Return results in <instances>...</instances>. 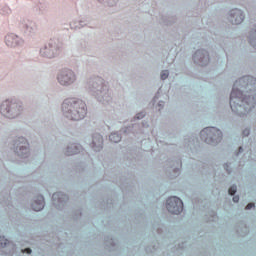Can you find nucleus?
Instances as JSON below:
<instances>
[{
	"label": "nucleus",
	"mask_w": 256,
	"mask_h": 256,
	"mask_svg": "<svg viewBox=\"0 0 256 256\" xmlns=\"http://www.w3.org/2000/svg\"><path fill=\"white\" fill-rule=\"evenodd\" d=\"M62 111L71 121H81L87 115V104L83 100L68 98L62 104Z\"/></svg>",
	"instance_id": "nucleus-1"
},
{
	"label": "nucleus",
	"mask_w": 256,
	"mask_h": 256,
	"mask_svg": "<svg viewBox=\"0 0 256 256\" xmlns=\"http://www.w3.org/2000/svg\"><path fill=\"white\" fill-rule=\"evenodd\" d=\"M200 135L208 145H217L223 139V132L215 127L204 128Z\"/></svg>",
	"instance_id": "nucleus-2"
},
{
	"label": "nucleus",
	"mask_w": 256,
	"mask_h": 256,
	"mask_svg": "<svg viewBox=\"0 0 256 256\" xmlns=\"http://www.w3.org/2000/svg\"><path fill=\"white\" fill-rule=\"evenodd\" d=\"M166 208L169 213L179 215V213L183 212V201L177 196H172L168 198Z\"/></svg>",
	"instance_id": "nucleus-3"
},
{
	"label": "nucleus",
	"mask_w": 256,
	"mask_h": 256,
	"mask_svg": "<svg viewBox=\"0 0 256 256\" xmlns=\"http://www.w3.org/2000/svg\"><path fill=\"white\" fill-rule=\"evenodd\" d=\"M60 85H71L75 81V73L71 70H63L58 75Z\"/></svg>",
	"instance_id": "nucleus-4"
},
{
	"label": "nucleus",
	"mask_w": 256,
	"mask_h": 256,
	"mask_svg": "<svg viewBox=\"0 0 256 256\" xmlns=\"http://www.w3.org/2000/svg\"><path fill=\"white\" fill-rule=\"evenodd\" d=\"M0 112L4 117L8 119H15V104H11L9 101H5L0 106Z\"/></svg>",
	"instance_id": "nucleus-5"
},
{
	"label": "nucleus",
	"mask_w": 256,
	"mask_h": 256,
	"mask_svg": "<svg viewBox=\"0 0 256 256\" xmlns=\"http://www.w3.org/2000/svg\"><path fill=\"white\" fill-rule=\"evenodd\" d=\"M230 17L232 25H241L245 20V15H243V12L239 9L231 10Z\"/></svg>",
	"instance_id": "nucleus-6"
},
{
	"label": "nucleus",
	"mask_w": 256,
	"mask_h": 256,
	"mask_svg": "<svg viewBox=\"0 0 256 256\" xmlns=\"http://www.w3.org/2000/svg\"><path fill=\"white\" fill-rule=\"evenodd\" d=\"M44 207H45V198L43 197V195H39L37 197V200H35L32 203V209L33 211H42Z\"/></svg>",
	"instance_id": "nucleus-7"
},
{
	"label": "nucleus",
	"mask_w": 256,
	"mask_h": 256,
	"mask_svg": "<svg viewBox=\"0 0 256 256\" xmlns=\"http://www.w3.org/2000/svg\"><path fill=\"white\" fill-rule=\"evenodd\" d=\"M17 146L20 149L19 155H21V157L29 153V143H27V140L25 138H20V143H17Z\"/></svg>",
	"instance_id": "nucleus-8"
},
{
	"label": "nucleus",
	"mask_w": 256,
	"mask_h": 256,
	"mask_svg": "<svg viewBox=\"0 0 256 256\" xmlns=\"http://www.w3.org/2000/svg\"><path fill=\"white\" fill-rule=\"evenodd\" d=\"M40 53L42 57H47L48 59H53V57H55V52H54L53 46L51 45L45 46L44 48H42L40 50Z\"/></svg>",
	"instance_id": "nucleus-9"
},
{
	"label": "nucleus",
	"mask_w": 256,
	"mask_h": 256,
	"mask_svg": "<svg viewBox=\"0 0 256 256\" xmlns=\"http://www.w3.org/2000/svg\"><path fill=\"white\" fill-rule=\"evenodd\" d=\"M93 148H94V151H100L101 149H103V136L98 135L94 137Z\"/></svg>",
	"instance_id": "nucleus-10"
},
{
	"label": "nucleus",
	"mask_w": 256,
	"mask_h": 256,
	"mask_svg": "<svg viewBox=\"0 0 256 256\" xmlns=\"http://www.w3.org/2000/svg\"><path fill=\"white\" fill-rule=\"evenodd\" d=\"M241 99V91L233 89L230 94V106L233 111V99Z\"/></svg>",
	"instance_id": "nucleus-11"
},
{
	"label": "nucleus",
	"mask_w": 256,
	"mask_h": 256,
	"mask_svg": "<svg viewBox=\"0 0 256 256\" xmlns=\"http://www.w3.org/2000/svg\"><path fill=\"white\" fill-rule=\"evenodd\" d=\"M5 41L8 47H15V43H17V41L13 38L12 35H7L5 37Z\"/></svg>",
	"instance_id": "nucleus-12"
},
{
	"label": "nucleus",
	"mask_w": 256,
	"mask_h": 256,
	"mask_svg": "<svg viewBox=\"0 0 256 256\" xmlns=\"http://www.w3.org/2000/svg\"><path fill=\"white\" fill-rule=\"evenodd\" d=\"M109 140L111 143H119V141H121V136L117 133H112L109 136Z\"/></svg>",
	"instance_id": "nucleus-13"
},
{
	"label": "nucleus",
	"mask_w": 256,
	"mask_h": 256,
	"mask_svg": "<svg viewBox=\"0 0 256 256\" xmlns=\"http://www.w3.org/2000/svg\"><path fill=\"white\" fill-rule=\"evenodd\" d=\"M77 153H79V147L71 146L70 148H67V155H77Z\"/></svg>",
	"instance_id": "nucleus-14"
},
{
	"label": "nucleus",
	"mask_w": 256,
	"mask_h": 256,
	"mask_svg": "<svg viewBox=\"0 0 256 256\" xmlns=\"http://www.w3.org/2000/svg\"><path fill=\"white\" fill-rule=\"evenodd\" d=\"M9 240L5 239L4 236H0V247H7Z\"/></svg>",
	"instance_id": "nucleus-15"
},
{
	"label": "nucleus",
	"mask_w": 256,
	"mask_h": 256,
	"mask_svg": "<svg viewBox=\"0 0 256 256\" xmlns=\"http://www.w3.org/2000/svg\"><path fill=\"white\" fill-rule=\"evenodd\" d=\"M229 195H235L237 193V186L233 185L228 190Z\"/></svg>",
	"instance_id": "nucleus-16"
},
{
	"label": "nucleus",
	"mask_w": 256,
	"mask_h": 256,
	"mask_svg": "<svg viewBox=\"0 0 256 256\" xmlns=\"http://www.w3.org/2000/svg\"><path fill=\"white\" fill-rule=\"evenodd\" d=\"M167 77H169V71H167V70L162 71V73H161V79H162L163 81H165V79H167Z\"/></svg>",
	"instance_id": "nucleus-17"
},
{
	"label": "nucleus",
	"mask_w": 256,
	"mask_h": 256,
	"mask_svg": "<svg viewBox=\"0 0 256 256\" xmlns=\"http://www.w3.org/2000/svg\"><path fill=\"white\" fill-rule=\"evenodd\" d=\"M253 207H255V204L254 203H249V204H247L246 209L247 210L253 209Z\"/></svg>",
	"instance_id": "nucleus-18"
},
{
	"label": "nucleus",
	"mask_w": 256,
	"mask_h": 256,
	"mask_svg": "<svg viewBox=\"0 0 256 256\" xmlns=\"http://www.w3.org/2000/svg\"><path fill=\"white\" fill-rule=\"evenodd\" d=\"M22 253H28V255H31V249L26 248L25 250H22Z\"/></svg>",
	"instance_id": "nucleus-19"
},
{
	"label": "nucleus",
	"mask_w": 256,
	"mask_h": 256,
	"mask_svg": "<svg viewBox=\"0 0 256 256\" xmlns=\"http://www.w3.org/2000/svg\"><path fill=\"white\" fill-rule=\"evenodd\" d=\"M144 117H145V114H143V113L137 114V119H143Z\"/></svg>",
	"instance_id": "nucleus-20"
},
{
	"label": "nucleus",
	"mask_w": 256,
	"mask_h": 256,
	"mask_svg": "<svg viewBox=\"0 0 256 256\" xmlns=\"http://www.w3.org/2000/svg\"><path fill=\"white\" fill-rule=\"evenodd\" d=\"M243 135H244V137H248V135H249V130H248V129H245V130L243 131Z\"/></svg>",
	"instance_id": "nucleus-21"
},
{
	"label": "nucleus",
	"mask_w": 256,
	"mask_h": 256,
	"mask_svg": "<svg viewBox=\"0 0 256 256\" xmlns=\"http://www.w3.org/2000/svg\"><path fill=\"white\" fill-rule=\"evenodd\" d=\"M233 201L234 203H239V196H234Z\"/></svg>",
	"instance_id": "nucleus-22"
},
{
	"label": "nucleus",
	"mask_w": 256,
	"mask_h": 256,
	"mask_svg": "<svg viewBox=\"0 0 256 256\" xmlns=\"http://www.w3.org/2000/svg\"><path fill=\"white\" fill-rule=\"evenodd\" d=\"M243 152V147H240L239 148V153H242Z\"/></svg>",
	"instance_id": "nucleus-23"
},
{
	"label": "nucleus",
	"mask_w": 256,
	"mask_h": 256,
	"mask_svg": "<svg viewBox=\"0 0 256 256\" xmlns=\"http://www.w3.org/2000/svg\"><path fill=\"white\" fill-rule=\"evenodd\" d=\"M53 197L55 198V197H59V194H53Z\"/></svg>",
	"instance_id": "nucleus-24"
}]
</instances>
